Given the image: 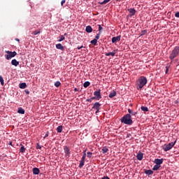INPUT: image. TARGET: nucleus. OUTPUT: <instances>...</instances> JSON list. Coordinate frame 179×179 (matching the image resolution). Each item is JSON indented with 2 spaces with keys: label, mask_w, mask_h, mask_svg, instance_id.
Segmentation results:
<instances>
[{
  "label": "nucleus",
  "mask_w": 179,
  "mask_h": 179,
  "mask_svg": "<svg viewBox=\"0 0 179 179\" xmlns=\"http://www.w3.org/2000/svg\"><path fill=\"white\" fill-rule=\"evenodd\" d=\"M121 122L123 124H125L126 125H132V123L134 122L132 121V119H131V115L127 114L120 120Z\"/></svg>",
  "instance_id": "f257e3e1"
},
{
  "label": "nucleus",
  "mask_w": 179,
  "mask_h": 179,
  "mask_svg": "<svg viewBox=\"0 0 179 179\" xmlns=\"http://www.w3.org/2000/svg\"><path fill=\"white\" fill-rule=\"evenodd\" d=\"M138 82H139L138 87L137 89L138 90H142V88L143 87V86H145V85L148 83V79L145 76H141L138 79Z\"/></svg>",
  "instance_id": "f03ea898"
},
{
  "label": "nucleus",
  "mask_w": 179,
  "mask_h": 179,
  "mask_svg": "<svg viewBox=\"0 0 179 179\" xmlns=\"http://www.w3.org/2000/svg\"><path fill=\"white\" fill-rule=\"evenodd\" d=\"M179 55V46H176L174 49L171 51L169 58L172 61L174 59V58H176V57H178Z\"/></svg>",
  "instance_id": "7ed1b4c3"
},
{
  "label": "nucleus",
  "mask_w": 179,
  "mask_h": 179,
  "mask_svg": "<svg viewBox=\"0 0 179 179\" xmlns=\"http://www.w3.org/2000/svg\"><path fill=\"white\" fill-rule=\"evenodd\" d=\"M176 143H177V139L174 142H171V143H169V144L164 145L162 147V149L164 150V152H169V150H171V149H173Z\"/></svg>",
  "instance_id": "20e7f679"
},
{
  "label": "nucleus",
  "mask_w": 179,
  "mask_h": 179,
  "mask_svg": "<svg viewBox=\"0 0 179 179\" xmlns=\"http://www.w3.org/2000/svg\"><path fill=\"white\" fill-rule=\"evenodd\" d=\"M5 52H6V54H7V55H5V57L8 60L12 59V58H13V57H16V55H17V53L15 51L10 52L9 50H6Z\"/></svg>",
  "instance_id": "39448f33"
},
{
  "label": "nucleus",
  "mask_w": 179,
  "mask_h": 179,
  "mask_svg": "<svg viewBox=\"0 0 179 179\" xmlns=\"http://www.w3.org/2000/svg\"><path fill=\"white\" fill-rule=\"evenodd\" d=\"M100 107H101V104H100V103L99 102H96L95 103H94L92 108L94 110H96V114H97V113H99V111H100Z\"/></svg>",
  "instance_id": "423d86ee"
},
{
  "label": "nucleus",
  "mask_w": 179,
  "mask_h": 179,
  "mask_svg": "<svg viewBox=\"0 0 179 179\" xmlns=\"http://www.w3.org/2000/svg\"><path fill=\"white\" fill-rule=\"evenodd\" d=\"M101 90H96L94 92V96L96 98V100H100L101 99Z\"/></svg>",
  "instance_id": "0eeeda50"
},
{
  "label": "nucleus",
  "mask_w": 179,
  "mask_h": 179,
  "mask_svg": "<svg viewBox=\"0 0 179 179\" xmlns=\"http://www.w3.org/2000/svg\"><path fill=\"white\" fill-rule=\"evenodd\" d=\"M64 150L66 157H69L71 156V150L67 146L64 147Z\"/></svg>",
  "instance_id": "6e6552de"
},
{
  "label": "nucleus",
  "mask_w": 179,
  "mask_h": 179,
  "mask_svg": "<svg viewBox=\"0 0 179 179\" xmlns=\"http://www.w3.org/2000/svg\"><path fill=\"white\" fill-rule=\"evenodd\" d=\"M121 41V35H119L117 36H115L112 38V43L113 44H115V43Z\"/></svg>",
  "instance_id": "1a4fd4ad"
},
{
  "label": "nucleus",
  "mask_w": 179,
  "mask_h": 179,
  "mask_svg": "<svg viewBox=\"0 0 179 179\" xmlns=\"http://www.w3.org/2000/svg\"><path fill=\"white\" fill-rule=\"evenodd\" d=\"M164 159H155L154 161L155 164H157L159 166H160L161 164H163V162Z\"/></svg>",
  "instance_id": "9d476101"
},
{
  "label": "nucleus",
  "mask_w": 179,
  "mask_h": 179,
  "mask_svg": "<svg viewBox=\"0 0 179 179\" xmlns=\"http://www.w3.org/2000/svg\"><path fill=\"white\" fill-rule=\"evenodd\" d=\"M127 10L129 12L130 16H134L136 13L135 8H129Z\"/></svg>",
  "instance_id": "9b49d317"
},
{
  "label": "nucleus",
  "mask_w": 179,
  "mask_h": 179,
  "mask_svg": "<svg viewBox=\"0 0 179 179\" xmlns=\"http://www.w3.org/2000/svg\"><path fill=\"white\" fill-rule=\"evenodd\" d=\"M33 174H35V176H37L40 174V169L38 168H34L32 169Z\"/></svg>",
  "instance_id": "f8f14e48"
},
{
  "label": "nucleus",
  "mask_w": 179,
  "mask_h": 179,
  "mask_svg": "<svg viewBox=\"0 0 179 179\" xmlns=\"http://www.w3.org/2000/svg\"><path fill=\"white\" fill-rule=\"evenodd\" d=\"M105 55H106V57H110V55H111V57H115V50L106 53Z\"/></svg>",
  "instance_id": "ddd939ff"
},
{
  "label": "nucleus",
  "mask_w": 179,
  "mask_h": 179,
  "mask_svg": "<svg viewBox=\"0 0 179 179\" xmlns=\"http://www.w3.org/2000/svg\"><path fill=\"white\" fill-rule=\"evenodd\" d=\"M115 96H117V92L115 91H113L109 94L108 97L110 99H113V97H115Z\"/></svg>",
  "instance_id": "4468645a"
},
{
  "label": "nucleus",
  "mask_w": 179,
  "mask_h": 179,
  "mask_svg": "<svg viewBox=\"0 0 179 179\" xmlns=\"http://www.w3.org/2000/svg\"><path fill=\"white\" fill-rule=\"evenodd\" d=\"M136 157L138 160H142L143 159V154L141 152H139L137 154Z\"/></svg>",
  "instance_id": "2eb2a0df"
},
{
  "label": "nucleus",
  "mask_w": 179,
  "mask_h": 179,
  "mask_svg": "<svg viewBox=\"0 0 179 179\" xmlns=\"http://www.w3.org/2000/svg\"><path fill=\"white\" fill-rule=\"evenodd\" d=\"M85 31L87 33H92V31H93V29L90 27V25H88L85 28Z\"/></svg>",
  "instance_id": "dca6fc26"
},
{
  "label": "nucleus",
  "mask_w": 179,
  "mask_h": 179,
  "mask_svg": "<svg viewBox=\"0 0 179 179\" xmlns=\"http://www.w3.org/2000/svg\"><path fill=\"white\" fill-rule=\"evenodd\" d=\"M56 48L57 50H61L62 51H64V46L61 43H58L56 45Z\"/></svg>",
  "instance_id": "f3484780"
},
{
  "label": "nucleus",
  "mask_w": 179,
  "mask_h": 179,
  "mask_svg": "<svg viewBox=\"0 0 179 179\" xmlns=\"http://www.w3.org/2000/svg\"><path fill=\"white\" fill-rule=\"evenodd\" d=\"M11 64L12 65H13L14 66H17V65H19V62H17V60H16V59H14L11 61Z\"/></svg>",
  "instance_id": "a211bd4d"
},
{
  "label": "nucleus",
  "mask_w": 179,
  "mask_h": 179,
  "mask_svg": "<svg viewBox=\"0 0 179 179\" xmlns=\"http://www.w3.org/2000/svg\"><path fill=\"white\" fill-rule=\"evenodd\" d=\"M144 173L147 176H152L153 174V171H152L151 169L145 170Z\"/></svg>",
  "instance_id": "6ab92c4d"
},
{
  "label": "nucleus",
  "mask_w": 179,
  "mask_h": 179,
  "mask_svg": "<svg viewBox=\"0 0 179 179\" xmlns=\"http://www.w3.org/2000/svg\"><path fill=\"white\" fill-rule=\"evenodd\" d=\"M26 87H27L26 83H22L20 84V89H26Z\"/></svg>",
  "instance_id": "aec40b11"
},
{
  "label": "nucleus",
  "mask_w": 179,
  "mask_h": 179,
  "mask_svg": "<svg viewBox=\"0 0 179 179\" xmlns=\"http://www.w3.org/2000/svg\"><path fill=\"white\" fill-rule=\"evenodd\" d=\"M101 152L103 154H106L108 152V148H107V146L103 147L101 149Z\"/></svg>",
  "instance_id": "412c9836"
},
{
  "label": "nucleus",
  "mask_w": 179,
  "mask_h": 179,
  "mask_svg": "<svg viewBox=\"0 0 179 179\" xmlns=\"http://www.w3.org/2000/svg\"><path fill=\"white\" fill-rule=\"evenodd\" d=\"M160 167H161L160 165H157V164H155V165L152 168V170L154 171H157V170H159L160 169Z\"/></svg>",
  "instance_id": "4be33fe9"
},
{
  "label": "nucleus",
  "mask_w": 179,
  "mask_h": 179,
  "mask_svg": "<svg viewBox=\"0 0 179 179\" xmlns=\"http://www.w3.org/2000/svg\"><path fill=\"white\" fill-rule=\"evenodd\" d=\"M141 111H144L145 113H148V111H149V108H148V107L146 106H141Z\"/></svg>",
  "instance_id": "5701e85b"
},
{
  "label": "nucleus",
  "mask_w": 179,
  "mask_h": 179,
  "mask_svg": "<svg viewBox=\"0 0 179 179\" xmlns=\"http://www.w3.org/2000/svg\"><path fill=\"white\" fill-rule=\"evenodd\" d=\"M85 166V159H81L80 161L79 168L82 169Z\"/></svg>",
  "instance_id": "b1692460"
},
{
  "label": "nucleus",
  "mask_w": 179,
  "mask_h": 179,
  "mask_svg": "<svg viewBox=\"0 0 179 179\" xmlns=\"http://www.w3.org/2000/svg\"><path fill=\"white\" fill-rule=\"evenodd\" d=\"M18 114H24V109L23 108H18Z\"/></svg>",
  "instance_id": "393cba45"
},
{
  "label": "nucleus",
  "mask_w": 179,
  "mask_h": 179,
  "mask_svg": "<svg viewBox=\"0 0 179 179\" xmlns=\"http://www.w3.org/2000/svg\"><path fill=\"white\" fill-rule=\"evenodd\" d=\"M20 152L21 153H24V152H26V148H24L23 145H21V148H20Z\"/></svg>",
  "instance_id": "a878e982"
},
{
  "label": "nucleus",
  "mask_w": 179,
  "mask_h": 179,
  "mask_svg": "<svg viewBox=\"0 0 179 179\" xmlns=\"http://www.w3.org/2000/svg\"><path fill=\"white\" fill-rule=\"evenodd\" d=\"M89 86H90V82L89 81H87V82H85L84 84H83V87H89Z\"/></svg>",
  "instance_id": "bb28decb"
},
{
  "label": "nucleus",
  "mask_w": 179,
  "mask_h": 179,
  "mask_svg": "<svg viewBox=\"0 0 179 179\" xmlns=\"http://www.w3.org/2000/svg\"><path fill=\"white\" fill-rule=\"evenodd\" d=\"M57 131L58 134H61V132H62V126H58L57 128Z\"/></svg>",
  "instance_id": "cd10ccee"
},
{
  "label": "nucleus",
  "mask_w": 179,
  "mask_h": 179,
  "mask_svg": "<svg viewBox=\"0 0 179 179\" xmlns=\"http://www.w3.org/2000/svg\"><path fill=\"white\" fill-rule=\"evenodd\" d=\"M90 43L92 44V45H97V39H93L90 41Z\"/></svg>",
  "instance_id": "c85d7f7f"
},
{
  "label": "nucleus",
  "mask_w": 179,
  "mask_h": 179,
  "mask_svg": "<svg viewBox=\"0 0 179 179\" xmlns=\"http://www.w3.org/2000/svg\"><path fill=\"white\" fill-rule=\"evenodd\" d=\"M128 113H129V114H131V115H136V112H134V111H132V110H131V109H128Z\"/></svg>",
  "instance_id": "c756f323"
},
{
  "label": "nucleus",
  "mask_w": 179,
  "mask_h": 179,
  "mask_svg": "<svg viewBox=\"0 0 179 179\" xmlns=\"http://www.w3.org/2000/svg\"><path fill=\"white\" fill-rule=\"evenodd\" d=\"M108 2H110V0H104L102 2H100V5H106V3H108Z\"/></svg>",
  "instance_id": "7c9ffc66"
},
{
  "label": "nucleus",
  "mask_w": 179,
  "mask_h": 179,
  "mask_svg": "<svg viewBox=\"0 0 179 179\" xmlns=\"http://www.w3.org/2000/svg\"><path fill=\"white\" fill-rule=\"evenodd\" d=\"M55 86L56 87H59V86H61V82H59V81L55 82Z\"/></svg>",
  "instance_id": "2f4dec72"
},
{
  "label": "nucleus",
  "mask_w": 179,
  "mask_h": 179,
  "mask_svg": "<svg viewBox=\"0 0 179 179\" xmlns=\"http://www.w3.org/2000/svg\"><path fill=\"white\" fill-rule=\"evenodd\" d=\"M64 40H65V36L61 35V36H60V38L58 40V41H59V42H61V41H64Z\"/></svg>",
  "instance_id": "473e14b6"
},
{
  "label": "nucleus",
  "mask_w": 179,
  "mask_h": 179,
  "mask_svg": "<svg viewBox=\"0 0 179 179\" xmlns=\"http://www.w3.org/2000/svg\"><path fill=\"white\" fill-rule=\"evenodd\" d=\"M146 33H148V30L144 29V30L141 31V36H145V34H146Z\"/></svg>",
  "instance_id": "72a5a7b5"
},
{
  "label": "nucleus",
  "mask_w": 179,
  "mask_h": 179,
  "mask_svg": "<svg viewBox=\"0 0 179 179\" xmlns=\"http://www.w3.org/2000/svg\"><path fill=\"white\" fill-rule=\"evenodd\" d=\"M101 34V32H99V34H96V36H95L94 40H99V38H100V35Z\"/></svg>",
  "instance_id": "f704fd0d"
},
{
  "label": "nucleus",
  "mask_w": 179,
  "mask_h": 179,
  "mask_svg": "<svg viewBox=\"0 0 179 179\" xmlns=\"http://www.w3.org/2000/svg\"><path fill=\"white\" fill-rule=\"evenodd\" d=\"M169 69H170V65L167 64L166 66L165 73H169Z\"/></svg>",
  "instance_id": "c9c22d12"
},
{
  "label": "nucleus",
  "mask_w": 179,
  "mask_h": 179,
  "mask_svg": "<svg viewBox=\"0 0 179 179\" xmlns=\"http://www.w3.org/2000/svg\"><path fill=\"white\" fill-rule=\"evenodd\" d=\"M32 34H34V36H37V34H40V31H34Z\"/></svg>",
  "instance_id": "e433bc0d"
},
{
  "label": "nucleus",
  "mask_w": 179,
  "mask_h": 179,
  "mask_svg": "<svg viewBox=\"0 0 179 179\" xmlns=\"http://www.w3.org/2000/svg\"><path fill=\"white\" fill-rule=\"evenodd\" d=\"M83 157H82V160H85L86 159V150H84L83 152Z\"/></svg>",
  "instance_id": "4c0bfd02"
},
{
  "label": "nucleus",
  "mask_w": 179,
  "mask_h": 179,
  "mask_svg": "<svg viewBox=\"0 0 179 179\" xmlns=\"http://www.w3.org/2000/svg\"><path fill=\"white\" fill-rule=\"evenodd\" d=\"M87 157H89V159H90V157H92V155H93L92 152H87Z\"/></svg>",
  "instance_id": "58836bf2"
},
{
  "label": "nucleus",
  "mask_w": 179,
  "mask_h": 179,
  "mask_svg": "<svg viewBox=\"0 0 179 179\" xmlns=\"http://www.w3.org/2000/svg\"><path fill=\"white\" fill-rule=\"evenodd\" d=\"M0 83L1 85H2V86H3V78L1 77V76H0Z\"/></svg>",
  "instance_id": "ea45409f"
},
{
  "label": "nucleus",
  "mask_w": 179,
  "mask_h": 179,
  "mask_svg": "<svg viewBox=\"0 0 179 179\" xmlns=\"http://www.w3.org/2000/svg\"><path fill=\"white\" fill-rule=\"evenodd\" d=\"M101 30H103V27H101V25H99V33H101Z\"/></svg>",
  "instance_id": "a19ab883"
},
{
  "label": "nucleus",
  "mask_w": 179,
  "mask_h": 179,
  "mask_svg": "<svg viewBox=\"0 0 179 179\" xmlns=\"http://www.w3.org/2000/svg\"><path fill=\"white\" fill-rule=\"evenodd\" d=\"M48 135H50V133L47 131L45 136L43 137V139H45V138H48Z\"/></svg>",
  "instance_id": "79ce46f5"
},
{
  "label": "nucleus",
  "mask_w": 179,
  "mask_h": 179,
  "mask_svg": "<svg viewBox=\"0 0 179 179\" xmlns=\"http://www.w3.org/2000/svg\"><path fill=\"white\" fill-rule=\"evenodd\" d=\"M176 17H179V11L175 13Z\"/></svg>",
  "instance_id": "37998d69"
},
{
  "label": "nucleus",
  "mask_w": 179,
  "mask_h": 179,
  "mask_svg": "<svg viewBox=\"0 0 179 179\" xmlns=\"http://www.w3.org/2000/svg\"><path fill=\"white\" fill-rule=\"evenodd\" d=\"M64 3H65V0H62V1H61V6H64Z\"/></svg>",
  "instance_id": "c03bdc74"
},
{
  "label": "nucleus",
  "mask_w": 179,
  "mask_h": 179,
  "mask_svg": "<svg viewBox=\"0 0 179 179\" xmlns=\"http://www.w3.org/2000/svg\"><path fill=\"white\" fill-rule=\"evenodd\" d=\"M91 100L93 101V100H97V98L96 96L91 97Z\"/></svg>",
  "instance_id": "a18cd8bd"
},
{
  "label": "nucleus",
  "mask_w": 179,
  "mask_h": 179,
  "mask_svg": "<svg viewBox=\"0 0 179 179\" xmlns=\"http://www.w3.org/2000/svg\"><path fill=\"white\" fill-rule=\"evenodd\" d=\"M86 101H89L90 103H92V98L86 99Z\"/></svg>",
  "instance_id": "49530a36"
},
{
  "label": "nucleus",
  "mask_w": 179,
  "mask_h": 179,
  "mask_svg": "<svg viewBox=\"0 0 179 179\" xmlns=\"http://www.w3.org/2000/svg\"><path fill=\"white\" fill-rule=\"evenodd\" d=\"M25 93H26L27 94H30V92H29V90H25Z\"/></svg>",
  "instance_id": "de8ad7c7"
},
{
  "label": "nucleus",
  "mask_w": 179,
  "mask_h": 179,
  "mask_svg": "<svg viewBox=\"0 0 179 179\" xmlns=\"http://www.w3.org/2000/svg\"><path fill=\"white\" fill-rule=\"evenodd\" d=\"M36 149H41V146H40V145H38Z\"/></svg>",
  "instance_id": "09e8293b"
},
{
  "label": "nucleus",
  "mask_w": 179,
  "mask_h": 179,
  "mask_svg": "<svg viewBox=\"0 0 179 179\" xmlns=\"http://www.w3.org/2000/svg\"><path fill=\"white\" fill-rule=\"evenodd\" d=\"M15 41H17L19 43L20 41V40L19 38H16Z\"/></svg>",
  "instance_id": "8fccbe9b"
},
{
  "label": "nucleus",
  "mask_w": 179,
  "mask_h": 179,
  "mask_svg": "<svg viewBox=\"0 0 179 179\" xmlns=\"http://www.w3.org/2000/svg\"><path fill=\"white\" fill-rule=\"evenodd\" d=\"M74 92H79V90L78 88H75Z\"/></svg>",
  "instance_id": "3c124183"
},
{
  "label": "nucleus",
  "mask_w": 179,
  "mask_h": 179,
  "mask_svg": "<svg viewBox=\"0 0 179 179\" xmlns=\"http://www.w3.org/2000/svg\"><path fill=\"white\" fill-rule=\"evenodd\" d=\"M80 48L82 49V48H85V46L84 45H81V46H80Z\"/></svg>",
  "instance_id": "603ef678"
},
{
  "label": "nucleus",
  "mask_w": 179,
  "mask_h": 179,
  "mask_svg": "<svg viewBox=\"0 0 179 179\" xmlns=\"http://www.w3.org/2000/svg\"><path fill=\"white\" fill-rule=\"evenodd\" d=\"M78 50H81V48H80V46H78V48H77Z\"/></svg>",
  "instance_id": "864d4df0"
},
{
  "label": "nucleus",
  "mask_w": 179,
  "mask_h": 179,
  "mask_svg": "<svg viewBox=\"0 0 179 179\" xmlns=\"http://www.w3.org/2000/svg\"><path fill=\"white\" fill-rule=\"evenodd\" d=\"M67 35H68V34H66V33L64 34V36H67Z\"/></svg>",
  "instance_id": "5fc2aeb1"
},
{
  "label": "nucleus",
  "mask_w": 179,
  "mask_h": 179,
  "mask_svg": "<svg viewBox=\"0 0 179 179\" xmlns=\"http://www.w3.org/2000/svg\"><path fill=\"white\" fill-rule=\"evenodd\" d=\"M9 145H12V142H10Z\"/></svg>",
  "instance_id": "6e6d98bb"
},
{
  "label": "nucleus",
  "mask_w": 179,
  "mask_h": 179,
  "mask_svg": "<svg viewBox=\"0 0 179 179\" xmlns=\"http://www.w3.org/2000/svg\"><path fill=\"white\" fill-rule=\"evenodd\" d=\"M178 65H179V62H178Z\"/></svg>",
  "instance_id": "4d7b16f0"
},
{
  "label": "nucleus",
  "mask_w": 179,
  "mask_h": 179,
  "mask_svg": "<svg viewBox=\"0 0 179 179\" xmlns=\"http://www.w3.org/2000/svg\"><path fill=\"white\" fill-rule=\"evenodd\" d=\"M117 1H120V0H117Z\"/></svg>",
  "instance_id": "13d9d810"
}]
</instances>
